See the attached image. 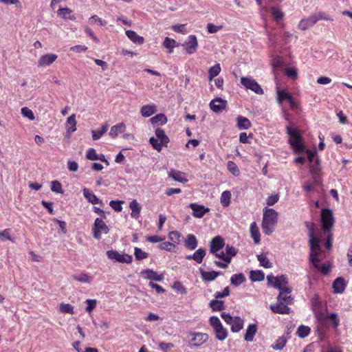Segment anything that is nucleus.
I'll list each match as a JSON object with an SVG mask.
<instances>
[{
	"label": "nucleus",
	"instance_id": "obj_1",
	"mask_svg": "<svg viewBox=\"0 0 352 352\" xmlns=\"http://www.w3.org/2000/svg\"><path fill=\"white\" fill-rule=\"evenodd\" d=\"M261 227L266 235H270L274 231L278 222V213L273 208L265 207L263 210Z\"/></svg>",
	"mask_w": 352,
	"mask_h": 352
},
{
	"label": "nucleus",
	"instance_id": "obj_2",
	"mask_svg": "<svg viewBox=\"0 0 352 352\" xmlns=\"http://www.w3.org/2000/svg\"><path fill=\"white\" fill-rule=\"evenodd\" d=\"M287 133L289 135V143L294 150L295 153H300L304 151V146L302 143V136L299 131L295 128L286 126Z\"/></svg>",
	"mask_w": 352,
	"mask_h": 352
},
{
	"label": "nucleus",
	"instance_id": "obj_3",
	"mask_svg": "<svg viewBox=\"0 0 352 352\" xmlns=\"http://www.w3.org/2000/svg\"><path fill=\"white\" fill-rule=\"evenodd\" d=\"M268 285L270 286L277 288L280 291H287V292H292V289L287 286L288 278L286 275H280L274 276L273 275H268L267 276Z\"/></svg>",
	"mask_w": 352,
	"mask_h": 352
},
{
	"label": "nucleus",
	"instance_id": "obj_4",
	"mask_svg": "<svg viewBox=\"0 0 352 352\" xmlns=\"http://www.w3.org/2000/svg\"><path fill=\"white\" fill-rule=\"evenodd\" d=\"M155 136L156 138L151 137L149 139V142L155 150L160 151L163 146H167L169 142V138L166 135L164 131L160 128L155 129Z\"/></svg>",
	"mask_w": 352,
	"mask_h": 352
},
{
	"label": "nucleus",
	"instance_id": "obj_5",
	"mask_svg": "<svg viewBox=\"0 0 352 352\" xmlns=\"http://www.w3.org/2000/svg\"><path fill=\"white\" fill-rule=\"evenodd\" d=\"M223 320L230 326L231 331L234 333L239 332L243 328L244 320L239 316H232L230 314L222 313Z\"/></svg>",
	"mask_w": 352,
	"mask_h": 352
},
{
	"label": "nucleus",
	"instance_id": "obj_6",
	"mask_svg": "<svg viewBox=\"0 0 352 352\" xmlns=\"http://www.w3.org/2000/svg\"><path fill=\"white\" fill-rule=\"evenodd\" d=\"M188 342L190 347H199L208 340V335L205 333L190 331L188 333Z\"/></svg>",
	"mask_w": 352,
	"mask_h": 352
},
{
	"label": "nucleus",
	"instance_id": "obj_7",
	"mask_svg": "<svg viewBox=\"0 0 352 352\" xmlns=\"http://www.w3.org/2000/svg\"><path fill=\"white\" fill-rule=\"evenodd\" d=\"M209 322L214 331L216 338L219 340L223 341L228 337V331L223 327L218 317L211 316Z\"/></svg>",
	"mask_w": 352,
	"mask_h": 352
},
{
	"label": "nucleus",
	"instance_id": "obj_8",
	"mask_svg": "<svg viewBox=\"0 0 352 352\" xmlns=\"http://www.w3.org/2000/svg\"><path fill=\"white\" fill-rule=\"evenodd\" d=\"M310 244V260L314 266L318 265V262H320L318 256L320 254L321 249L320 246V241L315 236L309 237Z\"/></svg>",
	"mask_w": 352,
	"mask_h": 352
},
{
	"label": "nucleus",
	"instance_id": "obj_9",
	"mask_svg": "<svg viewBox=\"0 0 352 352\" xmlns=\"http://www.w3.org/2000/svg\"><path fill=\"white\" fill-rule=\"evenodd\" d=\"M106 254L108 258L113 262L129 264L133 261V257L131 255L125 253H120L117 250H108L107 251Z\"/></svg>",
	"mask_w": 352,
	"mask_h": 352
},
{
	"label": "nucleus",
	"instance_id": "obj_10",
	"mask_svg": "<svg viewBox=\"0 0 352 352\" xmlns=\"http://www.w3.org/2000/svg\"><path fill=\"white\" fill-rule=\"evenodd\" d=\"M93 236L95 239L100 240L102 234H107L109 229L104 221L100 218H96L93 226Z\"/></svg>",
	"mask_w": 352,
	"mask_h": 352
},
{
	"label": "nucleus",
	"instance_id": "obj_11",
	"mask_svg": "<svg viewBox=\"0 0 352 352\" xmlns=\"http://www.w3.org/2000/svg\"><path fill=\"white\" fill-rule=\"evenodd\" d=\"M241 83L245 89H250L256 94L263 95L264 94V91L259 84L250 77L241 78Z\"/></svg>",
	"mask_w": 352,
	"mask_h": 352
},
{
	"label": "nucleus",
	"instance_id": "obj_12",
	"mask_svg": "<svg viewBox=\"0 0 352 352\" xmlns=\"http://www.w3.org/2000/svg\"><path fill=\"white\" fill-rule=\"evenodd\" d=\"M321 221L323 230L324 232L329 230L334 223L332 210L327 208L322 209L321 211Z\"/></svg>",
	"mask_w": 352,
	"mask_h": 352
},
{
	"label": "nucleus",
	"instance_id": "obj_13",
	"mask_svg": "<svg viewBox=\"0 0 352 352\" xmlns=\"http://www.w3.org/2000/svg\"><path fill=\"white\" fill-rule=\"evenodd\" d=\"M183 45L188 54H192L195 53L197 51L198 47L197 37L192 34L188 36L187 41L184 43Z\"/></svg>",
	"mask_w": 352,
	"mask_h": 352
},
{
	"label": "nucleus",
	"instance_id": "obj_14",
	"mask_svg": "<svg viewBox=\"0 0 352 352\" xmlns=\"http://www.w3.org/2000/svg\"><path fill=\"white\" fill-rule=\"evenodd\" d=\"M288 305L286 302L277 300V302L275 305H271L270 308L273 313L288 314L290 313V308L288 307Z\"/></svg>",
	"mask_w": 352,
	"mask_h": 352
},
{
	"label": "nucleus",
	"instance_id": "obj_15",
	"mask_svg": "<svg viewBox=\"0 0 352 352\" xmlns=\"http://www.w3.org/2000/svg\"><path fill=\"white\" fill-rule=\"evenodd\" d=\"M189 207L192 210V215L197 218L203 217L205 214L210 211L208 208H206L203 205H199L195 203L190 204Z\"/></svg>",
	"mask_w": 352,
	"mask_h": 352
},
{
	"label": "nucleus",
	"instance_id": "obj_16",
	"mask_svg": "<svg viewBox=\"0 0 352 352\" xmlns=\"http://www.w3.org/2000/svg\"><path fill=\"white\" fill-rule=\"evenodd\" d=\"M321 19V17H319L315 14L311 15L307 19H302L298 24V28L302 30H305L309 27L313 26L318 20Z\"/></svg>",
	"mask_w": 352,
	"mask_h": 352
},
{
	"label": "nucleus",
	"instance_id": "obj_17",
	"mask_svg": "<svg viewBox=\"0 0 352 352\" xmlns=\"http://www.w3.org/2000/svg\"><path fill=\"white\" fill-rule=\"evenodd\" d=\"M227 102L221 98L213 99L210 102L211 110L215 113H219L226 108Z\"/></svg>",
	"mask_w": 352,
	"mask_h": 352
},
{
	"label": "nucleus",
	"instance_id": "obj_18",
	"mask_svg": "<svg viewBox=\"0 0 352 352\" xmlns=\"http://www.w3.org/2000/svg\"><path fill=\"white\" fill-rule=\"evenodd\" d=\"M225 245L224 240L219 236L214 237L210 245V253H217Z\"/></svg>",
	"mask_w": 352,
	"mask_h": 352
},
{
	"label": "nucleus",
	"instance_id": "obj_19",
	"mask_svg": "<svg viewBox=\"0 0 352 352\" xmlns=\"http://www.w3.org/2000/svg\"><path fill=\"white\" fill-rule=\"evenodd\" d=\"M57 55L55 54H47L41 56L38 61L39 67H46L52 64L56 59Z\"/></svg>",
	"mask_w": 352,
	"mask_h": 352
},
{
	"label": "nucleus",
	"instance_id": "obj_20",
	"mask_svg": "<svg viewBox=\"0 0 352 352\" xmlns=\"http://www.w3.org/2000/svg\"><path fill=\"white\" fill-rule=\"evenodd\" d=\"M141 274L144 276V278L151 280L162 281L164 278L163 275L158 274L156 272L151 269L142 270L141 272Z\"/></svg>",
	"mask_w": 352,
	"mask_h": 352
},
{
	"label": "nucleus",
	"instance_id": "obj_21",
	"mask_svg": "<svg viewBox=\"0 0 352 352\" xmlns=\"http://www.w3.org/2000/svg\"><path fill=\"white\" fill-rule=\"evenodd\" d=\"M168 177L172 178L175 182L181 183H185L188 182V179L186 177L184 173L177 170L170 169L168 173Z\"/></svg>",
	"mask_w": 352,
	"mask_h": 352
},
{
	"label": "nucleus",
	"instance_id": "obj_22",
	"mask_svg": "<svg viewBox=\"0 0 352 352\" xmlns=\"http://www.w3.org/2000/svg\"><path fill=\"white\" fill-rule=\"evenodd\" d=\"M250 236L253 239L255 244H258L261 241V234L259 228L255 221L252 222L250 226Z\"/></svg>",
	"mask_w": 352,
	"mask_h": 352
},
{
	"label": "nucleus",
	"instance_id": "obj_23",
	"mask_svg": "<svg viewBox=\"0 0 352 352\" xmlns=\"http://www.w3.org/2000/svg\"><path fill=\"white\" fill-rule=\"evenodd\" d=\"M257 325L256 324H250L244 335V340L247 342H252L254 340V337L257 332Z\"/></svg>",
	"mask_w": 352,
	"mask_h": 352
},
{
	"label": "nucleus",
	"instance_id": "obj_24",
	"mask_svg": "<svg viewBox=\"0 0 352 352\" xmlns=\"http://www.w3.org/2000/svg\"><path fill=\"white\" fill-rule=\"evenodd\" d=\"M346 287L345 280L342 277L337 278L333 283V292L336 294H342Z\"/></svg>",
	"mask_w": 352,
	"mask_h": 352
},
{
	"label": "nucleus",
	"instance_id": "obj_25",
	"mask_svg": "<svg viewBox=\"0 0 352 352\" xmlns=\"http://www.w3.org/2000/svg\"><path fill=\"white\" fill-rule=\"evenodd\" d=\"M125 130L126 125L123 122H120L111 126L109 131V135L111 138L115 139L119 134L124 133Z\"/></svg>",
	"mask_w": 352,
	"mask_h": 352
},
{
	"label": "nucleus",
	"instance_id": "obj_26",
	"mask_svg": "<svg viewBox=\"0 0 352 352\" xmlns=\"http://www.w3.org/2000/svg\"><path fill=\"white\" fill-rule=\"evenodd\" d=\"M197 245L198 241L195 236L192 234H188L184 241L185 247L190 250H194L197 247Z\"/></svg>",
	"mask_w": 352,
	"mask_h": 352
},
{
	"label": "nucleus",
	"instance_id": "obj_27",
	"mask_svg": "<svg viewBox=\"0 0 352 352\" xmlns=\"http://www.w3.org/2000/svg\"><path fill=\"white\" fill-rule=\"evenodd\" d=\"M157 111L155 104H146L141 107L140 113L143 117L148 118L154 114Z\"/></svg>",
	"mask_w": 352,
	"mask_h": 352
},
{
	"label": "nucleus",
	"instance_id": "obj_28",
	"mask_svg": "<svg viewBox=\"0 0 352 352\" xmlns=\"http://www.w3.org/2000/svg\"><path fill=\"white\" fill-rule=\"evenodd\" d=\"M83 195L92 204H102V201L88 188H83Z\"/></svg>",
	"mask_w": 352,
	"mask_h": 352
},
{
	"label": "nucleus",
	"instance_id": "obj_29",
	"mask_svg": "<svg viewBox=\"0 0 352 352\" xmlns=\"http://www.w3.org/2000/svg\"><path fill=\"white\" fill-rule=\"evenodd\" d=\"M201 276L204 281H212L214 280L220 274V272L211 271V272H206L202 269L199 270Z\"/></svg>",
	"mask_w": 352,
	"mask_h": 352
},
{
	"label": "nucleus",
	"instance_id": "obj_30",
	"mask_svg": "<svg viewBox=\"0 0 352 352\" xmlns=\"http://www.w3.org/2000/svg\"><path fill=\"white\" fill-rule=\"evenodd\" d=\"M126 36L134 43L135 44H143L144 42V38L139 36L135 31L133 30H126Z\"/></svg>",
	"mask_w": 352,
	"mask_h": 352
},
{
	"label": "nucleus",
	"instance_id": "obj_31",
	"mask_svg": "<svg viewBox=\"0 0 352 352\" xmlns=\"http://www.w3.org/2000/svg\"><path fill=\"white\" fill-rule=\"evenodd\" d=\"M129 208L131 210V217L138 219L140 217V213L141 211V206L139 203L135 199H133L130 202Z\"/></svg>",
	"mask_w": 352,
	"mask_h": 352
},
{
	"label": "nucleus",
	"instance_id": "obj_32",
	"mask_svg": "<svg viewBox=\"0 0 352 352\" xmlns=\"http://www.w3.org/2000/svg\"><path fill=\"white\" fill-rule=\"evenodd\" d=\"M245 280L246 278L243 274H234L230 278V283L234 287H238L243 283Z\"/></svg>",
	"mask_w": 352,
	"mask_h": 352
},
{
	"label": "nucleus",
	"instance_id": "obj_33",
	"mask_svg": "<svg viewBox=\"0 0 352 352\" xmlns=\"http://www.w3.org/2000/svg\"><path fill=\"white\" fill-rule=\"evenodd\" d=\"M76 116L72 114L70 116L66 122V129L67 133H72L76 131Z\"/></svg>",
	"mask_w": 352,
	"mask_h": 352
},
{
	"label": "nucleus",
	"instance_id": "obj_34",
	"mask_svg": "<svg viewBox=\"0 0 352 352\" xmlns=\"http://www.w3.org/2000/svg\"><path fill=\"white\" fill-rule=\"evenodd\" d=\"M236 120V126L240 130L248 129L251 126L250 121L245 117L239 116Z\"/></svg>",
	"mask_w": 352,
	"mask_h": 352
},
{
	"label": "nucleus",
	"instance_id": "obj_35",
	"mask_svg": "<svg viewBox=\"0 0 352 352\" xmlns=\"http://www.w3.org/2000/svg\"><path fill=\"white\" fill-rule=\"evenodd\" d=\"M210 307L213 311H219L224 309V302L219 299L212 300L209 303Z\"/></svg>",
	"mask_w": 352,
	"mask_h": 352
},
{
	"label": "nucleus",
	"instance_id": "obj_36",
	"mask_svg": "<svg viewBox=\"0 0 352 352\" xmlns=\"http://www.w3.org/2000/svg\"><path fill=\"white\" fill-rule=\"evenodd\" d=\"M250 278L253 282L262 281L265 278V274L261 270H252L250 273Z\"/></svg>",
	"mask_w": 352,
	"mask_h": 352
},
{
	"label": "nucleus",
	"instance_id": "obj_37",
	"mask_svg": "<svg viewBox=\"0 0 352 352\" xmlns=\"http://www.w3.org/2000/svg\"><path fill=\"white\" fill-rule=\"evenodd\" d=\"M108 129V124H105L102 126L100 129L93 130L91 131L92 138L94 140H99L107 131Z\"/></svg>",
	"mask_w": 352,
	"mask_h": 352
},
{
	"label": "nucleus",
	"instance_id": "obj_38",
	"mask_svg": "<svg viewBox=\"0 0 352 352\" xmlns=\"http://www.w3.org/2000/svg\"><path fill=\"white\" fill-rule=\"evenodd\" d=\"M72 10L68 8H60L57 11L58 15L65 19L74 20L75 16L71 14Z\"/></svg>",
	"mask_w": 352,
	"mask_h": 352
},
{
	"label": "nucleus",
	"instance_id": "obj_39",
	"mask_svg": "<svg viewBox=\"0 0 352 352\" xmlns=\"http://www.w3.org/2000/svg\"><path fill=\"white\" fill-rule=\"evenodd\" d=\"M291 292L283 290L279 292V294L277 297V300L286 302V304L290 305L292 302V298L290 295Z\"/></svg>",
	"mask_w": 352,
	"mask_h": 352
},
{
	"label": "nucleus",
	"instance_id": "obj_40",
	"mask_svg": "<svg viewBox=\"0 0 352 352\" xmlns=\"http://www.w3.org/2000/svg\"><path fill=\"white\" fill-rule=\"evenodd\" d=\"M287 343V340L285 337L281 336L279 337L273 344H272L271 347L274 350H282Z\"/></svg>",
	"mask_w": 352,
	"mask_h": 352
},
{
	"label": "nucleus",
	"instance_id": "obj_41",
	"mask_svg": "<svg viewBox=\"0 0 352 352\" xmlns=\"http://www.w3.org/2000/svg\"><path fill=\"white\" fill-rule=\"evenodd\" d=\"M153 124H165L167 122V118L163 113L157 114L151 119Z\"/></svg>",
	"mask_w": 352,
	"mask_h": 352
},
{
	"label": "nucleus",
	"instance_id": "obj_42",
	"mask_svg": "<svg viewBox=\"0 0 352 352\" xmlns=\"http://www.w3.org/2000/svg\"><path fill=\"white\" fill-rule=\"evenodd\" d=\"M221 72V66L220 64L217 63L214 66L211 67L208 70V80L210 81L212 80V79L217 76Z\"/></svg>",
	"mask_w": 352,
	"mask_h": 352
},
{
	"label": "nucleus",
	"instance_id": "obj_43",
	"mask_svg": "<svg viewBox=\"0 0 352 352\" xmlns=\"http://www.w3.org/2000/svg\"><path fill=\"white\" fill-rule=\"evenodd\" d=\"M163 46L168 50V52L169 54H171L173 52V49L176 47V41L173 38L166 37L163 42Z\"/></svg>",
	"mask_w": 352,
	"mask_h": 352
},
{
	"label": "nucleus",
	"instance_id": "obj_44",
	"mask_svg": "<svg viewBox=\"0 0 352 352\" xmlns=\"http://www.w3.org/2000/svg\"><path fill=\"white\" fill-rule=\"evenodd\" d=\"M257 259L259 261L260 265L265 268L272 267V263L269 261L265 254H261L257 255Z\"/></svg>",
	"mask_w": 352,
	"mask_h": 352
},
{
	"label": "nucleus",
	"instance_id": "obj_45",
	"mask_svg": "<svg viewBox=\"0 0 352 352\" xmlns=\"http://www.w3.org/2000/svg\"><path fill=\"white\" fill-rule=\"evenodd\" d=\"M231 193L228 190H225L221 193L220 201L223 207H228L230 204Z\"/></svg>",
	"mask_w": 352,
	"mask_h": 352
},
{
	"label": "nucleus",
	"instance_id": "obj_46",
	"mask_svg": "<svg viewBox=\"0 0 352 352\" xmlns=\"http://www.w3.org/2000/svg\"><path fill=\"white\" fill-rule=\"evenodd\" d=\"M72 278L75 280L85 283H90L93 280L91 276L85 273L80 274L79 275H74Z\"/></svg>",
	"mask_w": 352,
	"mask_h": 352
},
{
	"label": "nucleus",
	"instance_id": "obj_47",
	"mask_svg": "<svg viewBox=\"0 0 352 352\" xmlns=\"http://www.w3.org/2000/svg\"><path fill=\"white\" fill-rule=\"evenodd\" d=\"M271 13L273 18L278 22L282 20L285 16L284 13L278 7H272L271 8Z\"/></svg>",
	"mask_w": 352,
	"mask_h": 352
},
{
	"label": "nucleus",
	"instance_id": "obj_48",
	"mask_svg": "<svg viewBox=\"0 0 352 352\" xmlns=\"http://www.w3.org/2000/svg\"><path fill=\"white\" fill-rule=\"evenodd\" d=\"M194 261L197 263H201L206 256V250L203 248L197 250L193 254Z\"/></svg>",
	"mask_w": 352,
	"mask_h": 352
},
{
	"label": "nucleus",
	"instance_id": "obj_49",
	"mask_svg": "<svg viewBox=\"0 0 352 352\" xmlns=\"http://www.w3.org/2000/svg\"><path fill=\"white\" fill-rule=\"evenodd\" d=\"M292 95L284 90L278 89L277 91V100L279 103H282L283 101L291 99Z\"/></svg>",
	"mask_w": 352,
	"mask_h": 352
},
{
	"label": "nucleus",
	"instance_id": "obj_50",
	"mask_svg": "<svg viewBox=\"0 0 352 352\" xmlns=\"http://www.w3.org/2000/svg\"><path fill=\"white\" fill-rule=\"evenodd\" d=\"M310 331L311 329L309 327L300 325L297 329L296 334L298 337L304 338L310 333Z\"/></svg>",
	"mask_w": 352,
	"mask_h": 352
},
{
	"label": "nucleus",
	"instance_id": "obj_51",
	"mask_svg": "<svg viewBox=\"0 0 352 352\" xmlns=\"http://www.w3.org/2000/svg\"><path fill=\"white\" fill-rule=\"evenodd\" d=\"M327 318L329 319L332 326L334 328H337L340 324V319L337 314L331 313L327 316Z\"/></svg>",
	"mask_w": 352,
	"mask_h": 352
},
{
	"label": "nucleus",
	"instance_id": "obj_52",
	"mask_svg": "<svg viewBox=\"0 0 352 352\" xmlns=\"http://www.w3.org/2000/svg\"><path fill=\"white\" fill-rule=\"evenodd\" d=\"M60 311L64 314H74V307L68 303H61L59 305Z\"/></svg>",
	"mask_w": 352,
	"mask_h": 352
},
{
	"label": "nucleus",
	"instance_id": "obj_53",
	"mask_svg": "<svg viewBox=\"0 0 352 352\" xmlns=\"http://www.w3.org/2000/svg\"><path fill=\"white\" fill-rule=\"evenodd\" d=\"M21 114L24 118H28L30 120H34L35 116L33 111L28 107H23L21 109Z\"/></svg>",
	"mask_w": 352,
	"mask_h": 352
},
{
	"label": "nucleus",
	"instance_id": "obj_54",
	"mask_svg": "<svg viewBox=\"0 0 352 352\" xmlns=\"http://www.w3.org/2000/svg\"><path fill=\"white\" fill-rule=\"evenodd\" d=\"M10 232L11 230L8 228L0 232L1 241H4L6 240H9L11 241L12 242H14V240L10 236Z\"/></svg>",
	"mask_w": 352,
	"mask_h": 352
},
{
	"label": "nucleus",
	"instance_id": "obj_55",
	"mask_svg": "<svg viewBox=\"0 0 352 352\" xmlns=\"http://www.w3.org/2000/svg\"><path fill=\"white\" fill-rule=\"evenodd\" d=\"M134 255L135 256V258L138 260H142L146 258L148 256V253L142 251L139 248H135L134 249Z\"/></svg>",
	"mask_w": 352,
	"mask_h": 352
},
{
	"label": "nucleus",
	"instance_id": "obj_56",
	"mask_svg": "<svg viewBox=\"0 0 352 352\" xmlns=\"http://www.w3.org/2000/svg\"><path fill=\"white\" fill-rule=\"evenodd\" d=\"M85 303L87 305L85 307V311L91 313L96 307L97 300L96 299H87Z\"/></svg>",
	"mask_w": 352,
	"mask_h": 352
},
{
	"label": "nucleus",
	"instance_id": "obj_57",
	"mask_svg": "<svg viewBox=\"0 0 352 352\" xmlns=\"http://www.w3.org/2000/svg\"><path fill=\"white\" fill-rule=\"evenodd\" d=\"M227 166L229 171L232 173L234 175L238 176L239 175L240 172L239 168L234 162L229 161L228 162Z\"/></svg>",
	"mask_w": 352,
	"mask_h": 352
},
{
	"label": "nucleus",
	"instance_id": "obj_58",
	"mask_svg": "<svg viewBox=\"0 0 352 352\" xmlns=\"http://www.w3.org/2000/svg\"><path fill=\"white\" fill-rule=\"evenodd\" d=\"M181 234L177 231H171L168 233V239L175 243H179Z\"/></svg>",
	"mask_w": 352,
	"mask_h": 352
},
{
	"label": "nucleus",
	"instance_id": "obj_59",
	"mask_svg": "<svg viewBox=\"0 0 352 352\" xmlns=\"http://www.w3.org/2000/svg\"><path fill=\"white\" fill-rule=\"evenodd\" d=\"M159 248L162 250H166L168 252H173L175 248V245L170 242L165 241L162 242L159 245Z\"/></svg>",
	"mask_w": 352,
	"mask_h": 352
},
{
	"label": "nucleus",
	"instance_id": "obj_60",
	"mask_svg": "<svg viewBox=\"0 0 352 352\" xmlns=\"http://www.w3.org/2000/svg\"><path fill=\"white\" fill-rule=\"evenodd\" d=\"M124 201L118 200H111L109 202V206L116 212H121L122 210V204Z\"/></svg>",
	"mask_w": 352,
	"mask_h": 352
},
{
	"label": "nucleus",
	"instance_id": "obj_61",
	"mask_svg": "<svg viewBox=\"0 0 352 352\" xmlns=\"http://www.w3.org/2000/svg\"><path fill=\"white\" fill-rule=\"evenodd\" d=\"M51 190L52 191L56 193H62V186L61 184L58 181H53L51 183Z\"/></svg>",
	"mask_w": 352,
	"mask_h": 352
},
{
	"label": "nucleus",
	"instance_id": "obj_62",
	"mask_svg": "<svg viewBox=\"0 0 352 352\" xmlns=\"http://www.w3.org/2000/svg\"><path fill=\"white\" fill-rule=\"evenodd\" d=\"M315 268L322 272L324 274H327L330 271V265L327 263L320 265V262H318V265L314 266Z\"/></svg>",
	"mask_w": 352,
	"mask_h": 352
},
{
	"label": "nucleus",
	"instance_id": "obj_63",
	"mask_svg": "<svg viewBox=\"0 0 352 352\" xmlns=\"http://www.w3.org/2000/svg\"><path fill=\"white\" fill-rule=\"evenodd\" d=\"M98 154L96 150L93 148H90L87 150L86 153V157L89 160H97Z\"/></svg>",
	"mask_w": 352,
	"mask_h": 352
},
{
	"label": "nucleus",
	"instance_id": "obj_64",
	"mask_svg": "<svg viewBox=\"0 0 352 352\" xmlns=\"http://www.w3.org/2000/svg\"><path fill=\"white\" fill-rule=\"evenodd\" d=\"M230 295V289L228 287H226L222 292H216L214 293V297L217 299L222 298Z\"/></svg>",
	"mask_w": 352,
	"mask_h": 352
}]
</instances>
